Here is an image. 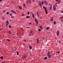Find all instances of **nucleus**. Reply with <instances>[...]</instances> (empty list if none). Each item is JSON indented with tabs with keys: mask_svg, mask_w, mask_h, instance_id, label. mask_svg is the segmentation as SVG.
Instances as JSON below:
<instances>
[{
	"mask_svg": "<svg viewBox=\"0 0 63 63\" xmlns=\"http://www.w3.org/2000/svg\"><path fill=\"white\" fill-rule=\"evenodd\" d=\"M27 4H30L31 3V1L30 0H27Z\"/></svg>",
	"mask_w": 63,
	"mask_h": 63,
	"instance_id": "obj_1",
	"label": "nucleus"
},
{
	"mask_svg": "<svg viewBox=\"0 0 63 63\" xmlns=\"http://www.w3.org/2000/svg\"><path fill=\"white\" fill-rule=\"evenodd\" d=\"M27 56V55L25 54L24 55H23L22 56V57L23 58H26Z\"/></svg>",
	"mask_w": 63,
	"mask_h": 63,
	"instance_id": "obj_2",
	"label": "nucleus"
},
{
	"mask_svg": "<svg viewBox=\"0 0 63 63\" xmlns=\"http://www.w3.org/2000/svg\"><path fill=\"white\" fill-rule=\"evenodd\" d=\"M34 20H35V22H36V23L37 24V25L38 24V20H37V19H36V18Z\"/></svg>",
	"mask_w": 63,
	"mask_h": 63,
	"instance_id": "obj_3",
	"label": "nucleus"
},
{
	"mask_svg": "<svg viewBox=\"0 0 63 63\" xmlns=\"http://www.w3.org/2000/svg\"><path fill=\"white\" fill-rule=\"evenodd\" d=\"M53 10L55 11L56 10V7H55V5H54L53 6Z\"/></svg>",
	"mask_w": 63,
	"mask_h": 63,
	"instance_id": "obj_4",
	"label": "nucleus"
},
{
	"mask_svg": "<svg viewBox=\"0 0 63 63\" xmlns=\"http://www.w3.org/2000/svg\"><path fill=\"white\" fill-rule=\"evenodd\" d=\"M59 31H58L57 32V33L56 34L57 35V36H59Z\"/></svg>",
	"mask_w": 63,
	"mask_h": 63,
	"instance_id": "obj_5",
	"label": "nucleus"
},
{
	"mask_svg": "<svg viewBox=\"0 0 63 63\" xmlns=\"http://www.w3.org/2000/svg\"><path fill=\"white\" fill-rule=\"evenodd\" d=\"M11 12H12L13 13H14V14H16V12L14 10H11Z\"/></svg>",
	"mask_w": 63,
	"mask_h": 63,
	"instance_id": "obj_6",
	"label": "nucleus"
},
{
	"mask_svg": "<svg viewBox=\"0 0 63 63\" xmlns=\"http://www.w3.org/2000/svg\"><path fill=\"white\" fill-rule=\"evenodd\" d=\"M39 6H42V4H41V2L40 1L39 3Z\"/></svg>",
	"mask_w": 63,
	"mask_h": 63,
	"instance_id": "obj_7",
	"label": "nucleus"
},
{
	"mask_svg": "<svg viewBox=\"0 0 63 63\" xmlns=\"http://www.w3.org/2000/svg\"><path fill=\"white\" fill-rule=\"evenodd\" d=\"M37 44H39V40L38 39H37Z\"/></svg>",
	"mask_w": 63,
	"mask_h": 63,
	"instance_id": "obj_8",
	"label": "nucleus"
},
{
	"mask_svg": "<svg viewBox=\"0 0 63 63\" xmlns=\"http://www.w3.org/2000/svg\"><path fill=\"white\" fill-rule=\"evenodd\" d=\"M19 9H20V10H22V8L21 6H19Z\"/></svg>",
	"mask_w": 63,
	"mask_h": 63,
	"instance_id": "obj_9",
	"label": "nucleus"
},
{
	"mask_svg": "<svg viewBox=\"0 0 63 63\" xmlns=\"http://www.w3.org/2000/svg\"><path fill=\"white\" fill-rule=\"evenodd\" d=\"M48 58H51V56L50 55H47Z\"/></svg>",
	"mask_w": 63,
	"mask_h": 63,
	"instance_id": "obj_10",
	"label": "nucleus"
},
{
	"mask_svg": "<svg viewBox=\"0 0 63 63\" xmlns=\"http://www.w3.org/2000/svg\"><path fill=\"white\" fill-rule=\"evenodd\" d=\"M32 17H33V18H34V17H34V14L32 13Z\"/></svg>",
	"mask_w": 63,
	"mask_h": 63,
	"instance_id": "obj_11",
	"label": "nucleus"
},
{
	"mask_svg": "<svg viewBox=\"0 0 63 63\" xmlns=\"http://www.w3.org/2000/svg\"><path fill=\"white\" fill-rule=\"evenodd\" d=\"M51 54V53L50 52L48 51V53L47 54V55H50V54Z\"/></svg>",
	"mask_w": 63,
	"mask_h": 63,
	"instance_id": "obj_12",
	"label": "nucleus"
},
{
	"mask_svg": "<svg viewBox=\"0 0 63 63\" xmlns=\"http://www.w3.org/2000/svg\"><path fill=\"white\" fill-rule=\"evenodd\" d=\"M44 3H45V4H46V5H47V1H44Z\"/></svg>",
	"mask_w": 63,
	"mask_h": 63,
	"instance_id": "obj_13",
	"label": "nucleus"
},
{
	"mask_svg": "<svg viewBox=\"0 0 63 63\" xmlns=\"http://www.w3.org/2000/svg\"><path fill=\"white\" fill-rule=\"evenodd\" d=\"M53 23L55 25H56V21H54L53 22Z\"/></svg>",
	"mask_w": 63,
	"mask_h": 63,
	"instance_id": "obj_14",
	"label": "nucleus"
},
{
	"mask_svg": "<svg viewBox=\"0 0 63 63\" xmlns=\"http://www.w3.org/2000/svg\"><path fill=\"white\" fill-rule=\"evenodd\" d=\"M8 32L10 34H11V31H9L8 32Z\"/></svg>",
	"mask_w": 63,
	"mask_h": 63,
	"instance_id": "obj_15",
	"label": "nucleus"
},
{
	"mask_svg": "<svg viewBox=\"0 0 63 63\" xmlns=\"http://www.w3.org/2000/svg\"><path fill=\"white\" fill-rule=\"evenodd\" d=\"M50 19L51 21H53V17H52Z\"/></svg>",
	"mask_w": 63,
	"mask_h": 63,
	"instance_id": "obj_16",
	"label": "nucleus"
},
{
	"mask_svg": "<svg viewBox=\"0 0 63 63\" xmlns=\"http://www.w3.org/2000/svg\"><path fill=\"white\" fill-rule=\"evenodd\" d=\"M7 41H8V42H10V40L7 39Z\"/></svg>",
	"mask_w": 63,
	"mask_h": 63,
	"instance_id": "obj_17",
	"label": "nucleus"
},
{
	"mask_svg": "<svg viewBox=\"0 0 63 63\" xmlns=\"http://www.w3.org/2000/svg\"><path fill=\"white\" fill-rule=\"evenodd\" d=\"M45 11H46V14H47V10H45Z\"/></svg>",
	"mask_w": 63,
	"mask_h": 63,
	"instance_id": "obj_18",
	"label": "nucleus"
},
{
	"mask_svg": "<svg viewBox=\"0 0 63 63\" xmlns=\"http://www.w3.org/2000/svg\"><path fill=\"white\" fill-rule=\"evenodd\" d=\"M29 48L30 49H32V47H31V46H30Z\"/></svg>",
	"mask_w": 63,
	"mask_h": 63,
	"instance_id": "obj_19",
	"label": "nucleus"
},
{
	"mask_svg": "<svg viewBox=\"0 0 63 63\" xmlns=\"http://www.w3.org/2000/svg\"><path fill=\"white\" fill-rule=\"evenodd\" d=\"M39 28H41V29H42V26H40Z\"/></svg>",
	"mask_w": 63,
	"mask_h": 63,
	"instance_id": "obj_20",
	"label": "nucleus"
},
{
	"mask_svg": "<svg viewBox=\"0 0 63 63\" xmlns=\"http://www.w3.org/2000/svg\"><path fill=\"white\" fill-rule=\"evenodd\" d=\"M26 18H29L30 17L29 16H26Z\"/></svg>",
	"mask_w": 63,
	"mask_h": 63,
	"instance_id": "obj_21",
	"label": "nucleus"
},
{
	"mask_svg": "<svg viewBox=\"0 0 63 63\" xmlns=\"http://www.w3.org/2000/svg\"><path fill=\"white\" fill-rule=\"evenodd\" d=\"M37 15L38 16H39V14H38V12H37Z\"/></svg>",
	"mask_w": 63,
	"mask_h": 63,
	"instance_id": "obj_22",
	"label": "nucleus"
},
{
	"mask_svg": "<svg viewBox=\"0 0 63 63\" xmlns=\"http://www.w3.org/2000/svg\"><path fill=\"white\" fill-rule=\"evenodd\" d=\"M49 29V27H47L46 28V30H48Z\"/></svg>",
	"mask_w": 63,
	"mask_h": 63,
	"instance_id": "obj_23",
	"label": "nucleus"
},
{
	"mask_svg": "<svg viewBox=\"0 0 63 63\" xmlns=\"http://www.w3.org/2000/svg\"><path fill=\"white\" fill-rule=\"evenodd\" d=\"M43 8H44V9H45V10H47V9H46V7H45V6H43Z\"/></svg>",
	"mask_w": 63,
	"mask_h": 63,
	"instance_id": "obj_24",
	"label": "nucleus"
},
{
	"mask_svg": "<svg viewBox=\"0 0 63 63\" xmlns=\"http://www.w3.org/2000/svg\"><path fill=\"white\" fill-rule=\"evenodd\" d=\"M27 14H28V15H29L30 14V13L29 12H27Z\"/></svg>",
	"mask_w": 63,
	"mask_h": 63,
	"instance_id": "obj_25",
	"label": "nucleus"
},
{
	"mask_svg": "<svg viewBox=\"0 0 63 63\" xmlns=\"http://www.w3.org/2000/svg\"><path fill=\"white\" fill-rule=\"evenodd\" d=\"M0 59H2L3 58V57L2 56L0 57Z\"/></svg>",
	"mask_w": 63,
	"mask_h": 63,
	"instance_id": "obj_26",
	"label": "nucleus"
},
{
	"mask_svg": "<svg viewBox=\"0 0 63 63\" xmlns=\"http://www.w3.org/2000/svg\"><path fill=\"white\" fill-rule=\"evenodd\" d=\"M51 7H52V6H51V7H50V9L49 10H51Z\"/></svg>",
	"mask_w": 63,
	"mask_h": 63,
	"instance_id": "obj_27",
	"label": "nucleus"
},
{
	"mask_svg": "<svg viewBox=\"0 0 63 63\" xmlns=\"http://www.w3.org/2000/svg\"><path fill=\"white\" fill-rule=\"evenodd\" d=\"M7 22L8 24L9 25V21H7Z\"/></svg>",
	"mask_w": 63,
	"mask_h": 63,
	"instance_id": "obj_28",
	"label": "nucleus"
},
{
	"mask_svg": "<svg viewBox=\"0 0 63 63\" xmlns=\"http://www.w3.org/2000/svg\"><path fill=\"white\" fill-rule=\"evenodd\" d=\"M9 27L10 28H12V27H11V25H9Z\"/></svg>",
	"mask_w": 63,
	"mask_h": 63,
	"instance_id": "obj_29",
	"label": "nucleus"
},
{
	"mask_svg": "<svg viewBox=\"0 0 63 63\" xmlns=\"http://www.w3.org/2000/svg\"><path fill=\"white\" fill-rule=\"evenodd\" d=\"M17 55H19V54L18 53V52H17Z\"/></svg>",
	"mask_w": 63,
	"mask_h": 63,
	"instance_id": "obj_30",
	"label": "nucleus"
},
{
	"mask_svg": "<svg viewBox=\"0 0 63 63\" xmlns=\"http://www.w3.org/2000/svg\"><path fill=\"white\" fill-rule=\"evenodd\" d=\"M6 14H7V15H9V12H7L6 13Z\"/></svg>",
	"mask_w": 63,
	"mask_h": 63,
	"instance_id": "obj_31",
	"label": "nucleus"
},
{
	"mask_svg": "<svg viewBox=\"0 0 63 63\" xmlns=\"http://www.w3.org/2000/svg\"><path fill=\"white\" fill-rule=\"evenodd\" d=\"M8 25H8V24H6V27H8Z\"/></svg>",
	"mask_w": 63,
	"mask_h": 63,
	"instance_id": "obj_32",
	"label": "nucleus"
},
{
	"mask_svg": "<svg viewBox=\"0 0 63 63\" xmlns=\"http://www.w3.org/2000/svg\"><path fill=\"white\" fill-rule=\"evenodd\" d=\"M2 19H3L4 20V19H5V18L4 17H2Z\"/></svg>",
	"mask_w": 63,
	"mask_h": 63,
	"instance_id": "obj_33",
	"label": "nucleus"
},
{
	"mask_svg": "<svg viewBox=\"0 0 63 63\" xmlns=\"http://www.w3.org/2000/svg\"><path fill=\"white\" fill-rule=\"evenodd\" d=\"M45 59H47V57H45Z\"/></svg>",
	"mask_w": 63,
	"mask_h": 63,
	"instance_id": "obj_34",
	"label": "nucleus"
},
{
	"mask_svg": "<svg viewBox=\"0 0 63 63\" xmlns=\"http://www.w3.org/2000/svg\"><path fill=\"white\" fill-rule=\"evenodd\" d=\"M58 4H59V3H60V1H59L58 0Z\"/></svg>",
	"mask_w": 63,
	"mask_h": 63,
	"instance_id": "obj_35",
	"label": "nucleus"
},
{
	"mask_svg": "<svg viewBox=\"0 0 63 63\" xmlns=\"http://www.w3.org/2000/svg\"><path fill=\"white\" fill-rule=\"evenodd\" d=\"M61 13H63V11H61V12H60Z\"/></svg>",
	"mask_w": 63,
	"mask_h": 63,
	"instance_id": "obj_36",
	"label": "nucleus"
},
{
	"mask_svg": "<svg viewBox=\"0 0 63 63\" xmlns=\"http://www.w3.org/2000/svg\"><path fill=\"white\" fill-rule=\"evenodd\" d=\"M29 24L30 25H31L32 24V23H29Z\"/></svg>",
	"mask_w": 63,
	"mask_h": 63,
	"instance_id": "obj_37",
	"label": "nucleus"
},
{
	"mask_svg": "<svg viewBox=\"0 0 63 63\" xmlns=\"http://www.w3.org/2000/svg\"><path fill=\"white\" fill-rule=\"evenodd\" d=\"M39 32H41V29H39Z\"/></svg>",
	"mask_w": 63,
	"mask_h": 63,
	"instance_id": "obj_38",
	"label": "nucleus"
},
{
	"mask_svg": "<svg viewBox=\"0 0 63 63\" xmlns=\"http://www.w3.org/2000/svg\"><path fill=\"white\" fill-rule=\"evenodd\" d=\"M23 46H25V43H23Z\"/></svg>",
	"mask_w": 63,
	"mask_h": 63,
	"instance_id": "obj_39",
	"label": "nucleus"
},
{
	"mask_svg": "<svg viewBox=\"0 0 63 63\" xmlns=\"http://www.w3.org/2000/svg\"><path fill=\"white\" fill-rule=\"evenodd\" d=\"M41 3L42 5H43L44 4V2H42Z\"/></svg>",
	"mask_w": 63,
	"mask_h": 63,
	"instance_id": "obj_40",
	"label": "nucleus"
},
{
	"mask_svg": "<svg viewBox=\"0 0 63 63\" xmlns=\"http://www.w3.org/2000/svg\"><path fill=\"white\" fill-rule=\"evenodd\" d=\"M23 6H25V4H23Z\"/></svg>",
	"mask_w": 63,
	"mask_h": 63,
	"instance_id": "obj_41",
	"label": "nucleus"
},
{
	"mask_svg": "<svg viewBox=\"0 0 63 63\" xmlns=\"http://www.w3.org/2000/svg\"><path fill=\"white\" fill-rule=\"evenodd\" d=\"M30 33H32V31H30Z\"/></svg>",
	"mask_w": 63,
	"mask_h": 63,
	"instance_id": "obj_42",
	"label": "nucleus"
},
{
	"mask_svg": "<svg viewBox=\"0 0 63 63\" xmlns=\"http://www.w3.org/2000/svg\"><path fill=\"white\" fill-rule=\"evenodd\" d=\"M56 52L58 53H60V52Z\"/></svg>",
	"mask_w": 63,
	"mask_h": 63,
	"instance_id": "obj_43",
	"label": "nucleus"
},
{
	"mask_svg": "<svg viewBox=\"0 0 63 63\" xmlns=\"http://www.w3.org/2000/svg\"><path fill=\"white\" fill-rule=\"evenodd\" d=\"M1 63H6V62H2Z\"/></svg>",
	"mask_w": 63,
	"mask_h": 63,
	"instance_id": "obj_44",
	"label": "nucleus"
},
{
	"mask_svg": "<svg viewBox=\"0 0 63 63\" xmlns=\"http://www.w3.org/2000/svg\"><path fill=\"white\" fill-rule=\"evenodd\" d=\"M59 43H60V44L61 43V41H59Z\"/></svg>",
	"mask_w": 63,
	"mask_h": 63,
	"instance_id": "obj_45",
	"label": "nucleus"
},
{
	"mask_svg": "<svg viewBox=\"0 0 63 63\" xmlns=\"http://www.w3.org/2000/svg\"><path fill=\"white\" fill-rule=\"evenodd\" d=\"M62 18H63V16H62ZM62 21H63V20H62Z\"/></svg>",
	"mask_w": 63,
	"mask_h": 63,
	"instance_id": "obj_46",
	"label": "nucleus"
},
{
	"mask_svg": "<svg viewBox=\"0 0 63 63\" xmlns=\"http://www.w3.org/2000/svg\"><path fill=\"white\" fill-rule=\"evenodd\" d=\"M26 28H29V27H26Z\"/></svg>",
	"mask_w": 63,
	"mask_h": 63,
	"instance_id": "obj_47",
	"label": "nucleus"
},
{
	"mask_svg": "<svg viewBox=\"0 0 63 63\" xmlns=\"http://www.w3.org/2000/svg\"><path fill=\"white\" fill-rule=\"evenodd\" d=\"M10 16H12V14H11L10 15Z\"/></svg>",
	"mask_w": 63,
	"mask_h": 63,
	"instance_id": "obj_48",
	"label": "nucleus"
},
{
	"mask_svg": "<svg viewBox=\"0 0 63 63\" xmlns=\"http://www.w3.org/2000/svg\"><path fill=\"white\" fill-rule=\"evenodd\" d=\"M24 41H25V42H26V40H24Z\"/></svg>",
	"mask_w": 63,
	"mask_h": 63,
	"instance_id": "obj_49",
	"label": "nucleus"
},
{
	"mask_svg": "<svg viewBox=\"0 0 63 63\" xmlns=\"http://www.w3.org/2000/svg\"><path fill=\"white\" fill-rule=\"evenodd\" d=\"M21 29L22 30V31H23V29H22V28H21Z\"/></svg>",
	"mask_w": 63,
	"mask_h": 63,
	"instance_id": "obj_50",
	"label": "nucleus"
},
{
	"mask_svg": "<svg viewBox=\"0 0 63 63\" xmlns=\"http://www.w3.org/2000/svg\"><path fill=\"white\" fill-rule=\"evenodd\" d=\"M3 0H0V2H1V1H3Z\"/></svg>",
	"mask_w": 63,
	"mask_h": 63,
	"instance_id": "obj_51",
	"label": "nucleus"
},
{
	"mask_svg": "<svg viewBox=\"0 0 63 63\" xmlns=\"http://www.w3.org/2000/svg\"><path fill=\"white\" fill-rule=\"evenodd\" d=\"M24 15V14H23L22 15V16H23Z\"/></svg>",
	"mask_w": 63,
	"mask_h": 63,
	"instance_id": "obj_52",
	"label": "nucleus"
},
{
	"mask_svg": "<svg viewBox=\"0 0 63 63\" xmlns=\"http://www.w3.org/2000/svg\"><path fill=\"white\" fill-rule=\"evenodd\" d=\"M55 6H57V4H55Z\"/></svg>",
	"mask_w": 63,
	"mask_h": 63,
	"instance_id": "obj_53",
	"label": "nucleus"
},
{
	"mask_svg": "<svg viewBox=\"0 0 63 63\" xmlns=\"http://www.w3.org/2000/svg\"><path fill=\"white\" fill-rule=\"evenodd\" d=\"M11 18H14V17H13V16H12Z\"/></svg>",
	"mask_w": 63,
	"mask_h": 63,
	"instance_id": "obj_54",
	"label": "nucleus"
},
{
	"mask_svg": "<svg viewBox=\"0 0 63 63\" xmlns=\"http://www.w3.org/2000/svg\"><path fill=\"white\" fill-rule=\"evenodd\" d=\"M40 19H42V17H40Z\"/></svg>",
	"mask_w": 63,
	"mask_h": 63,
	"instance_id": "obj_55",
	"label": "nucleus"
},
{
	"mask_svg": "<svg viewBox=\"0 0 63 63\" xmlns=\"http://www.w3.org/2000/svg\"><path fill=\"white\" fill-rule=\"evenodd\" d=\"M59 0H56V1H58Z\"/></svg>",
	"mask_w": 63,
	"mask_h": 63,
	"instance_id": "obj_56",
	"label": "nucleus"
},
{
	"mask_svg": "<svg viewBox=\"0 0 63 63\" xmlns=\"http://www.w3.org/2000/svg\"><path fill=\"white\" fill-rule=\"evenodd\" d=\"M0 31H1V28H0Z\"/></svg>",
	"mask_w": 63,
	"mask_h": 63,
	"instance_id": "obj_57",
	"label": "nucleus"
},
{
	"mask_svg": "<svg viewBox=\"0 0 63 63\" xmlns=\"http://www.w3.org/2000/svg\"><path fill=\"white\" fill-rule=\"evenodd\" d=\"M29 36H30H30H31V35H29Z\"/></svg>",
	"mask_w": 63,
	"mask_h": 63,
	"instance_id": "obj_58",
	"label": "nucleus"
},
{
	"mask_svg": "<svg viewBox=\"0 0 63 63\" xmlns=\"http://www.w3.org/2000/svg\"><path fill=\"white\" fill-rule=\"evenodd\" d=\"M10 21H12V20L10 19Z\"/></svg>",
	"mask_w": 63,
	"mask_h": 63,
	"instance_id": "obj_59",
	"label": "nucleus"
},
{
	"mask_svg": "<svg viewBox=\"0 0 63 63\" xmlns=\"http://www.w3.org/2000/svg\"><path fill=\"white\" fill-rule=\"evenodd\" d=\"M5 12V11H3V12Z\"/></svg>",
	"mask_w": 63,
	"mask_h": 63,
	"instance_id": "obj_60",
	"label": "nucleus"
},
{
	"mask_svg": "<svg viewBox=\"0 0 63 63\" xmlns=\"http://www.w3.org/2000/svg\"><path fill=\"white\" fill-rule=\"evenodd\" d=\"M11 3H13V2L11 1Z\"/></svg>",
	"mask_w": 63,
	"mask_h": 63,
	"instance_id": "obj_61",
	"label": "nucleus"
},
{
	"mask_svg": "<svg viewBox=\"0 0 63 63\" xmlns=\"http://www.w3.org/2000/svg\"><path fill=\"white\" fill-rule=\"evenodd\" d=\"M17 35H18V33H17Z\"/></svg>",
	"mask_w": 63,
	"mask_h": 63,
	"instance_id": "obj_62",
	"label": "nucleus"
},
{
	"mask_svg": "<svg viewBox=\"0 0 63 63\" xmlns=\"http://www.w3.org/2000/svg\"><path fill=\"white\" fill-rule=\"evenodd\" d=\"M42 5L41 6V8H42Z\"/></svg>",
	"mask_w": 63,
	"mask_h": 63,
	"instance_id": "obj_63",
	"label": "nucleus"
},
{
	"mask_svg": "<svg viewBox=\"0 0 63 63\" xmlns=\"http://www.w3.org/2000/svg\"><path fill=\"white\" fill-rule=\"evenodd\" d=\"M32 1H34V2L35 1H34L33 0H32Z\"/></svg>",
	"mask_w": 63,
	"mask_h": 63,
	"instance_id": "obj_64",
	"label": "nucleus"
}]
</instances>
